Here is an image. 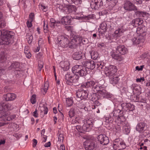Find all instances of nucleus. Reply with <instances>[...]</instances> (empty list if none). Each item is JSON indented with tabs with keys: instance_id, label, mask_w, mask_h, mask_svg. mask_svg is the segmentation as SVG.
I'll use <instances>...</instances> for the list:
<instances>
[{
	"instance_id": "nucleus-36",
	"label": "nucleus",
	"mask_w": 150,
	"mask_h": 150,
	"mask_svg": "<svg viewBox=\"0 0 150 150\" xmlns=\"http://www.w3.org/2000/svg\"><path fill=\"white\" fill-rule=\"evenodd\" d=\"M91 128L85 123L82 126L81 129L82 132H88L91 129Z\"/></svg>"
},
{
	"instance_id": "nucleus-51",
	"label": "nucleus",
	"mask_w": 150,
	"mask_h": 150,
	"mask_svg": "<svg viewBox=\"0 0 150 150\" xmlns=\"http://www.w3.org/2000/svg\"><path fill=\"white\" fill-rule=\"evenodd\" d=\"M140 88V87L138 86H135L133 88V91L134 92L135 91H137V92H139V88Z\"/></svg>"
},
{
	"instance_id": "nucleus-53",
	"label": "nucleus",
	"mask_w": 150,
	"mask_h": 150,
	"mask_svg": "<svg viewBox=\"0 0 150 150\" xmlns=\"http://www.w3.org/2000/svg\"><path fill=\"white\" fill-rule=\"evenodd\" d=\"M10 88L8 86H6L4 88V91L5 92H9L10 91Z\"/></svg>"
},
{
	"instance_id": "nucleus-18",
	"label": "nucleus",
	"mask_w": 150,
	"mask_h": 150,
	"mask_svg": "<svg viewBox=\"0 0 150 150\" xmlns=\"http://www.w3.org/2000/svg\"><path fill=\"white\" fill-rule=\"evenodd\" d=\"M16 97V95L13 93H8L3 95L4 100L6 101L13 100Z\"/></svg>"
},
{
	"instance_id": "nucleus-52",
	"label": "nucleus",
	"mask_w": 150,
	"mask_h": 150,
	"mask_svg": "<svg viewBox=\"0 0 150 150\" xmlns=\"http://www.w3.org/2000/svg\"><path fill=\"white\" fill-rule=\"evenodd\" d=\"M5 23L4 21H0V28H3L5 26Z\"/></svg>"
},
{
	"instance_id": "nucleus-40",
	"label": "nucleus",
	"mask_w": 150,
	"mask_h": 150,
	"mask_svg": "<svg viewBox=\"0 0 150 150\" xmlns=\"http://www.w3.org/2000/svg\"><path fill=\"white\" fill-rule=\"evenodd\" d=\"M36 96L35 94L31 96L30 99V101L31 103L32 104H34L36 102Z\"/></svg>"
},
{
	"instance_id": "nucleus-48",
	"label": "nucleus",
	"mask_w": 150,
	"mask_h": 150,
	"mask_svg": "<svg viewBox=\"0 0 150 150\" xmlns=\"http://www.w3.org/2000/svg\"><path fill=\"white\" fill-rule=\"evenodd\" d=\"M56 21H55L54 18H51L50 19V22L51 23V26L52 27H54V24L56 22Z\"/></svg>"
},
{
	"instance_id": "nucleus-61",
	"label": "nucleus",
	"mask_w": 150,
	"mask_h": 150,
	"mask_svg": "<svg viewBox=\"0 0 150 150\" xmlns=\"http://www.w3.org/2000/svg\"><path fill=\"white\" fill-rule=\"evenodd\" d=\"M137 4H142V0H133Z\"/></svg>"
},
{
	"instance_id": "nucleus-33",
	"label": "nucleus",
	"mask_w": 150,
	"mask_h": 150,
	"mask_svg": "<svg viewBox=\"0 0 150 150\" xmlns=\"http://www.w3.org/2000/svg\"><path fill=\"white\" fill-rule=\"evenodd\" d=\"M93 120L91 118L89 119H86V124L91 129L93 126Z\"/></svg>"
},
{
	"instance_id": "nucleus-57",
	"label": "nucleus",
	"mask_w": 150,
	"mask_h": 150,
	"mask_svg": "<svg viewBox=\"0 0 150 150\" xmlns=\"http://www.w3.org/2000/svg\"><path fill=\"white\" fill-rule=\"evenodd\" d=\"M149 54L148 53H144L142 55V57L143 58H145L146 57L148 58V57L149 56Z\"/></svg>"
},
{
	"instance_id": "nucleus-17",
	"label": "nucleus",
	"mask_w": 150,
	"mask_h": 150,
	"mask_svg": "<svg viewBox=\"0 0 150 150\" xmlns=\"http://www.w3.org/2000/svg\"><path fill=\"white\" fill-rule=\"evenodd\" d=\"M122 108L125 111H132L134 110V105L133 104L125 103L121 105Z\"/></svg>"
},
{
	"instance_id": "nucleus-19",
	"label": "nucleus",
	"mask_w": 150,
	"mask_h": 150,
	"mask_svg": "<svg viewBox=\"0 0 150 150\" xmlns=\"http://www.w3.org/2000/svg\"><path fill=\"white\" fill-rule=\"evenodd\" d=\"M144 40V37L142 35H140L137 38L134 37L132 39L133 44H138L143 43Z\"/></svg>"
},
{
	"instance_id": "nucleus-10",
	"label": "nucleus",
	"mask_w": 150,
	"mask_h": 150,
	"mask_svg": "<svg viewBox=\"0 0 150 150\" xmlns=\"http://www.w3.org/2000/svg\"><path fill=\"white\" fill-rule=\"evenodd\" d=\"M123 8L125 10L128 11H132L136 9V6L129 1H127L125 2Z\"/></svg>"
},
{
	"instance_id": "nucleus-4",
	"label": "nucleus",
	"mask_w": 150,
	"mask_h": 150,
	"mask_svg": "<svg viewBox=\"0 0 150 150\" xmlns=\"http://www.w3.org/2000/svg\"><path fill=\"white\" fill-rule=\"evenodd\" d=\"M82 65H76L72 68L73 73L77 76H83L87 74V72L84 68H81Z\"/></svg>"
},
{
	"instance_id": "nucleus-5",
	"label": "nucleus",
	"mask_w": 150,
	"mask_h": 150,
	"mask_svg": "<svg viewBox=\"0 0 150 150\" xmlns=\"http://www.w3.org/2000/svg\"><path fill=\"white\" fill-rule=\"evenodd\" d=\"M126 147L125 143L120 139H116L113 143V148L116 150H122Z\"/></svg>"
},
{
	"instance_id": "nucleus-62",
	"label": "nucleus",
	"mask_w": 150,
	"mask_h": 150,
	"mask_svg": "<svg viewBox=\"0 0 150 150\" xmlns=\"http://www.w3.org/2000/svg\"><path fill=\"white\" fill-rule=\"evenodd\" d=\"M136 95H135L134 94L133 95H132L130 96V99L131 100H133V101H134V100H135V97L136 96Z\"/></svg>"
},
{
	"instance_id": "nucleus-35",
	"label": "nucleus",
	"mask_w": 150,
	"mask_h": 150,
	"mask_svg": "<svg viewBox=\"0 0 150 150\" xmlns=\"http://www.w3.org/2000/svg\"><path fill=\"white\" fill-rule=\"evenodd\" d=\"M112 56L113 58L116 60L121 61L122 60L120 55L115 53L112 54Z\"/></svg>"
},
{
	"instance_id": "nucleus-42",
	"label": "nucleus",
	"mask_w": 150,
	"mask_h": 150,
	"mask_svg": "<svg viewBox=\"0 0 150 150\" xmlns=\"http://www.w3.org/2000/svg\"><path fill=\"white\" fill-rule=\"evenodd\" d=\"M48 83L47 82H46L45 83L44 87L43 88V90L45 92V93H44V94H45L47 92V91L48 88Z\"/></svg>"
},
{
	"instance_id": "nucleus-2",
	"label": "nucleus",
	"mask_w": 150,
	"mask_h": 150,
	"mask_svg": "<svg viewBox=\"0 0 150 150\" xmlns=\"http://www.w3.org/2000/svg\"><path fill=\"white\" fill-rule=\"evenodd\" d=\"M14 33L6 30H0V45H8L13 43Z\"/></svg>"
},
{
	"instance_id": "nucleus-43",
	"label": "nucleus",
	"mask_w": 150,
	"mask_h": 150,
	"mask_svg": "<svg viewBox=\"0 0 150 150\" xmlns=\"http://www.w3.org/2000/svg\"><path fill=\"white\" fill-rule=\"evenodd\" d=\"M43 62L40 61L38 62V69L39 71H40L43 67Z\"/></svg>"
},
{
	"instance_id": "nucleus-30",
	"label": "nucleus",
	"mask_w": 150,
	"mask_h": 150,
	"mask_svg": "<svg viewBox=\"0 0 150 150\" xmlns=\"http://www.w3.org/2000/svg\"><path fill=\"white\" fill-rule=\"evenodd\" d=\"M20 66V64L18 62H15L12 63L9 67V69H13L19 68Z\"/></svg>"
},
{
	"instance_id": "nucleus-21",
	"label": "nucleus",
	"mask_w": 150,
	"mask_h": 150,
	"mask_svg": "<svg viewBox=\"0 0 150 150\" xmlns=\"http://www.w3.org/2000/svg\"><path fill=\"white\" fill-rule=\"evenodd\" d=\"M79 39V38L72 39L71 41L69 42V47L71 48H76L79 43L78 40Z\"/></svg>"
},
{
	"instance_id": "nucleus-37",
	"label": "nucleus",
	"mask_w": 150,
	"mask_h": 150,
	"mask_svg": "<svg viewBox=\"0 0 150 150\" xmlns=\"http://www.w3.org/2000/svg\"><path fill=\"white\" fill-rule=\"evenodd\" d=\"M91 58L93 59H97L98 58V54L97 52L92 51L91 53Z\"/></svg>"
},
{
	"instance_id": "nucleus-11",
	"label": "nucleus",
	"mask_w": 150,
	"mask_h": 150,
	"mask_svg": "<svg viewBox=\"0 0 150 150\" xmlns=\"http://www.w3.org/2000/svg\"><path fill=\"white\" fill-rule=\"evenodd\" d=\"M136 130L139 133H142L143 135H145L144 132L147 129L146 124L144 122H141L138 124L136 127Z\"/></svg>"
},
{
	"instance_id": "nucleus-63",
	"label": "nucleus",
	"mask_w": 150,
	"mask_h": 150,
	"mask_svg": "<svg viewBox=\"0 0 150 150\" xmlns=\"http://www.w3.org/2000/svg\"><path fill=\"white\" fill-rule=\"evenodd\" d=\"M67 9H68V8H67H67H65L64 10V13L65 14H68L69 13V11L67 10Z\"/></svg>"
},
{
	"instance_id": "nucleus-34",
	"label": "nucleus",
	"mask_w": 150,
	"mask_h": 150,
	"mask_svg": "<svg viewBox=\"0 0 150 150\" xmlns=\"http://www.w3.org/2000/svg\"><path fill=\"white\" fill-rule=\"evenodd\" d=\"M67 10L69 11V13H72L73 11L75 12L76 10V6L73 5H70L67 7Z\"/></svg>"
},
{
	"instance_id": "nucleus-41",
	"label": "nucleus",
	"mask_w": 150,
	"mask_h": 150,
	"mask_svg": "<svg viewBox=\"0 0 150 150\" xmlns=\"http://www.w3.org/2000/svg\"><path fill=\"white\" fill-rule=\"evenodd\" d=\"M40 8L43 11H47L48 10V7L47 6H44L43 4H41L39 5Z\"/></svg>"
},
{
	"instance_id": "nucleus-14",
	"label": "nucleus",
	"mask_w": 150,
	"mask_h": 150,
	"mask_svg": "<svg viewBox=\"0 0 150 150\" xmlns=\"http://www.w3.org/2000/svg\"><path fill=\"white\" fill-rule=\"evenodd\" d=\"M103 5V0H94L91 3L90 5L92 8L97 9Z\"/></svg>"
},
{
	"instance_id": "nucleus-1",
	"label": "nucleus",
	"mask_w": 150,
	"mask_h": 150,
	"mask_svg": "<svg viewBox=\"0 0 150 150\" xmlns=\"http://www.w3.org/2000/svg\"><path fill=\"white\" fill-rule=\"evenodd\" d=\"M85 87L87 88H91L92 91H94V93L99 92V93L105 98H110L112 97V95L104 89V87L97 81H91L87 82L86 83Z\"/></svg>"
},
{
	"instance_id": "nucleus-15",
	"label": "nucleus",
	"mask_w": 150,
	"mask_h": 150,
	"mask_svg": "<svg viewBox=\"0 0 150 150\" xmlns=\"http://www.w3.org/2000/svg\"><path fill=\"white\" fill-rule=\"evenodd\" d=\"M116 52L117 53H119L122 55L127 53L128 52V50L123 45H120L116 48Z\"/></svg>"
},
{
	"instance_id": "nucleus-49",
	"label": "nucleus",
	"mask_w": 150,
	"mask_h": 150,
	"mask_svg": "<svg viewBox=\"0 0 150 150\" xmlns=\"http://www.w3.org/2000/svg\"><path fill=\"white\" fill-rule=\"evenodd\" d=\"M24 52L26 57L28 58V46H25L24 49Z\"/></svg>"
},
{
	"instance_id": "nucleus-3",
	"label": "nucleus",
	"mask_w": 150,
	"mask_h": 150,
	"mask_svg": "<svg viewBox=\"0 0 150 150\" xmlns=\"http://www.w3.org/2000/svg\"><path fill=\"white\" fill-rule=\"evenodd\" d=\"M66 83L69 85H78L80 83L79 77L75 75L73 73L67 72L65 75Z\"/></svg>"
},
{
	"instance_id": "nucleus-54",
	"label": "nucleus",
	"mask_w": 150,
	"mask_h": 150,
	"mask_svg": "<svg viewBox=\"0 0 150 150\" xmlns=\"http://www.w3.org/2000/svg\"><path fill=\"white\" fill-rule=\"evenodd\" d=\"M22 71L21 70H16L15 71V74L17 76H18L20 74H21Z\"/></svg>"
},
{
	"instance_id": "nucleus-8",
	"label": "nucleus",
	"mask_w": 150,
	"mask_h": 150,
	"mask_svg": "<svg viewBox=\"0 0 150 150\" xmlns=\"http://www.w3.org/2000/svg\"><path fill=\"white\" fill-rule=\"evenodd\" d=\"M89 91L88 90H84L81 88L79 89L76 91V97L81 100L86 99L88 97Z\"/></svg>"
},
{
	"instance_id": "nucleus-31",
	"label": "nucleus",
	"mask_w": 150,
	"mask_h": 150,
	"mask_svg": "<svg viewBox=\"0 0 150 150\" xmlns=\"http://www.w3.org/2000/svg\"><path fill=\"white\" fill-rule=\"evenodd\" d=\"M38 109L41 112H44V114H46L47 113L48 109L47 107L45 105H43L42 107H39Z\"/></svg>"
},
{
	"instance_id": "nucleus-7",
	"label": "nucleus",
	"mask_w": 150,
	"mask_h": 150,
	"mask_svg": "<svg viewBox=\"0 0 150 150\" xmlns=\"http://www.w3.org/2000/svg\"><path fill=\"white\" fill-rule=\"evenodd\" d=\"M117 69L116 67L113 65L105 67L104 71L106 76L109 77L112 76L117 72Z\"/></svg>"
},
{
	"instance_id": "nucleus-50",
	"label": "nucleus",
	"mask_w": 150,
	"mask_h": 150,
	"mask_svg": "<svg viewBox=\"0 0 150 150\" xmlns=\"http://www.w3.org/2000/svg\"><path fill=\"white\" fill-rule=\"evenodd\" d=\"M65 28L68 31L72 32L73 30V26H65Z\"/></svg>"
},
{
	"instance_id": "nucleus-60",
	"label": "nucleus",
	"mask_w": 150,
	"mask_h": 150,
	"mask_svg": "<svg viewBox=\"0 0 150 150\" xmlns=\"http://www.w3.org/2000/svg\"><path fill=\"white\" fill-rule=\"evenodd\" d=\"M124 131L126 134H128L130 132V129L129 128H128V127H126Z\"/></svg>"
},
{
	"instance_id": "nucleus-59",
	"label": "nucleus",
	"mask_w": 150,
	"mask_h": 150,
	"mask_svg": "<svg viewBox=\"0 0 150 150\" xmlns=\"http://www.w3.org/2000/svg\"><path fill=\"white\" fill-rule=\"evenodd\" d=\"M33 115L35 117H38V114L37 113V110L36 109L35 110L33 113Z\"/></svg>"
},
{
	"instance_id": "nucleus-25",
	"label": "nucleus",
	"mask_w": 150,
	"mask_h": 150,
	"mask_svg": "<svg viewBox=\"0 0 150 150\" xmlns=\"http://www.w3.org/2000/svg\"><path fill=\"white\" fill-rule=\"evenodd\" d=\"M69 63L67 62H62L60 63V65L61 67L64 71H67L69 68Z\"/></svg>"
},
{
	"instance_id": "nucleus-64",
	"label": "nucleus",
	"mask_w": 150,
	"mask_h": 150,
	"mask_svg": "<svg viewBox=\"0 0 150 150\" xmlns=\"http://www.w3.org/2000/svg\"><path fill=\"white\" fill-rule=\"evenodd\" d=\"M146 86L147 87V88H150V82H147L146 84Z\"/></svg>"
},
{
	"instance_id": "nucleus-24",
	"label": "nucleus",
	"mask_w": 150,
	"mask_h": 150,
	"mask_svg": "<svg viewBox=\"0 0 150 150\" xmlns=\"http://www.w3.org/2000/svg\"><path fill=\"white\" fill-rule=\"evenodd\" d=\"M83 55L81 52H76L72 55V57L75 60H79L82 58Z\"/></svg>"
},
{
	"instance_id": "nucleus-16",
	"label": "nucleus",
	"mask_w": 150,
	"mask_h": 150,
	"mask_svg": "<svg viewBox=\"0 0 150 150\" xmlns=\"http://www.w3.org/2000/svg\"><path fill=\"white\" fill-rule=\"evenodd\" d=\"M95 144L94 141L88 140L84 143V146L86 150H93L95 148Z\"/></svg>"
},
{
	"instance_id": "nucleus-46",
	"label": "nucleus",
	"mask_w": 150,
	"mask_h": 150,
	"mask_svg": "<svg viewBox=\"0 0 150 150\" xmlns=\"http://www.w3.org/2000/svg\"><path fill=\"white\" fill-rule=\"evenodd\" d=\"M108 11L107 10L104 9L99 12V15L100 16H103L106 14L108 13Z\"/></svg>"
},
{
	"instance_id": "nucleus-26",
	"label": "nucleus",
	"mask_w": 150,
	"mask_h": 150,
	"mask_svg": "<svg viewBox=\"0 0 150 150\" xmlns=\"http://www.w3.org/2000/svg\"><path fill=\"white\" fill-rule=\"evenodd\" d=\"M110 83L113 85L117 84L119 79L118 77L115 76L110 77Z\"/></svg>"
},
{
	"instance_id": "nucleus-56",
	"label": "nucleus",
	"mask_w": 150,
	"mask_h": 150,
	"mask_svg": "<svg viewBox=\"0 0 150 150\" xmlns=\"http://www.w3.org/2000/svg\"><path fill=\"white\" fill-rule=\"evenodd\" d=\"M144 80V78L142 77L140 78L137 79H136V81L137 82H143Z\"/></svg>"
},
{
	"instance_id": "nucleus-13",
	"label": "nucleus",
	"mask_w": 150,
	"mask_h": 150,
	"mask_svg": "<svg viewBox=\"0 0 150 150\" xmlns=\"http://www.w3.org/2000/svg\"><path fill=\"white\" fill-rule=\"evenodd\" d=\"M126 30L123 25L119 27L113 34V36L115 38H118L122 36L123 33Z\"/></svg>"
},
{
	"instance_id": "nucleus-55",
	"label": "nucleus",
	"mask_w": 150,
	"mask_h": 150,
	"mask_svg": "<svg viewBox=\"0 0 150 150\" xmlns=\"http://www.w3.org/2000/svg\"><path fill=\"white\" fill-rule=\"evenodd\" d=\"M33 147H35L36 146L37 144V141L35 139H33Z\"/></svg>"
},
{
	"instance_id": "nucleus-20",
	"label": "nucleus",
	"mask_w": 150,
	"mask_h": 150,
	"mask_svg": "<svg viewBox=\"0 0 150 150\" xmlns=\"http://www.w3.org/2000/svg\"><path fill=\"white\" fill-rule=\"evenodd\" d=\"M71 19L70 16H64L62 18L61 22L62 23L65 25H70L71 23Z\"/></svg>"
},
{
	"instance_id": "nucleus-28",
	"label": "nucleus",
	"mask_w": 150,
	"mask_h": 150,
	"mask_svg": "<svg viewBox=\"0 0 150 150\" xmlns=\"http://www.w3.org/2000/svg\"><path fill=\"white\" fill-rule=\"evenodd\" d=\"M90 88H92L90 87ZM91 89L92 90V89ZM92 91L93 94L91 95V96L92 97L91 98V100L95 102V104H96L97 102L98 103V96L96 94V93L97 92L94 93V91H92Z\"/></svg>"
},
{
	"instance_id": "nucleus-45",
	"label": "nucleus",
	"mask_w": 150,
	"mask_h": 150,
	"mask_svg": "<svg viewBox=\"0 0 150 150\" xmlns=\"http://www.w3.org/2000/svg\"><path fill=\"white\" fill-rule=\"evenodd\" d=\"M6 108L7 109H5V108H4V109H5V110H6V111H7V110H11L13 108V106L11 104H8L7 105H6Z\"/></svg>"
},
{
	"instance_id": "nucleus-58",
	"label": "nucleus",
	"mask_w": 150,
	"mask_h": 150,
	"mask_svg": "<svg viewBox=\"0 0 150 150\" xmlns=\"http://www.w3.org/2000/svg\"><path fill=\"white\" fill-rule=\"evenodd\" d=\"M82 127L79 125H77L76 126V129L79 132H82V129H81Z\"/></svg>"
},
{
	"instance_id": "nucleus-22",
	"label": "nucleus",
	"mask_w": 150,
	"mask_h": 150,
	"mask_svg": "<svg viewBox=\"0 0 150 150\" xmlns=\"http://www.w3.org/2000/svg\"><path fill=\"white\" fill-rule=\"evenodd\" d=\"M134 11V14L139 17H144L146 16L147 13L145 12L139 11L138 10L136 6V8L133 10Z\"/></svg>"
},
{
	"instance_id": "nucleus-9",
	"label": "nucleus",
	"mask_w": 150,
	"mask_h": 150,
	"mask_svg": "<svg viewBox=\"0 0 150 150\" xmlns=\"http://www.w3.org/2000/svg\"><path fill=\"white\" fill-rule=\"evenodd\" d=\"M83 66L88 69H93L96 67V64L94 61L85 59L81 62Z\"/></svg>"
},
{
	"instance_id": "nucleus-6",
	"label": "nucleus",
	"mask_w": 150,
	"mask_h": 150,
	"mask_svg": "<svg viewBox=\"0 0 150 150\" xmlns=\"http://www.w3.org/2000/svg\"><path fill=\"white\" fill-rule=\"evenodd\" d=\"M57 41L58 45L63 47H68L69 44L68 39L65 36L60 35L58 37Z\"/></svg>"
},
{
	"instance_id": "nucleus-47",
	"label": "nucleus",
	"mask_w": 150,
	"mask_h": 150,
	"mask_svg": "<svg viewBox=\"0 0 150 150\" xmlns=\"http://www.w3.org/2000/svg\"><path fill=\"white\" fill-rule=\"evenodd\" d=\"M30 20L33 21L35 19V15L34 13H31L29 15Z\"/></svg>"
},
{
	"instance_id": "nucleus-44",
	"label": "nucleus",
	"mask_w": 150,
	"mask_h": 150,
	"mask_svg": "<svg viewBox=\"0 0 150 150\" xmlns=\"http://www.w3.org/2000/svg\"><path fill=\"white\" fill-rule=\"evenodd\" d=\"M64 140V136L63 134H59L58 137V141L60 142H63Z\"/></svg>"
},
{
	"instance_id": "nucleus-27",
	"label": "nucleus",
	"mask_w": 150,
	"mask_h": 150,
	"mask_svg": "<svg viewBox=\"0 0 150 150\" xmlns=\"http://www.w3.org/2000/svg\"><path fill=\"white\" fill-rule=\"evenodd\" d=\"M121 112V110H120L115 109L112 112L113 116L115 117H118V118L121 119L120 117H122V115H120V113Z\"/></svg>"
},
{
	"instance_id": "nucleus-32",
	"label": "nucleus",
	"mask_w": 150,
	"mask_h": 150,
	"mask_svg": "<svg viewBox=\"0 0 150 150\" xmlns=\"http://www.w3.org/2000/svg\"><path fill=\"white\" fill-rule=\"evenodd\" d=\"M6 60L5 53L4 52H1L0 53V62H4Z\"/></svg>"
},
{
	"instance_id": "nucleus-29",
	"label": "nucleus",
	"mask_w": 150,
	"mask_h": 150,
	"mask_svg": "<svg viewBox=\"0 0 150 150\" xmlns=\"http://www.w3.org/2000/svg\"><path fill=\"white\" fill-rule=\"evenodd\" d=\"M134 102H142V103H145L146 100L142 97L139 95H137L135 97V99Z\"/></svg>"
},
{
	"instance_id": "nucleus-39",
	"label": "nucleus",
	"mask_w": 150,
	"mask_h": 150,
	"mask_svg": "<svg viewBox=\"0 0 150 150\" xmlns=\"http://www.w3.org/2000/svg\"><path fill=\"white\" fill-rule=\"evenodd\" d=\"M67 105L68 106H71L73 104V101L72 98H67L66 100Z\"/></svg>"
},
{
	"instance_id": "nucleus-23",
	"label": "nucleus",
	"mask_w": 150,
	"mask_h": 150,
	"mask_svg": "<svg viewBox=\"0 0 150 150\" xmlns=\"http://www.w3.org/2000/svg\"><path fill=\"white\" fill-rule=\"evenodd\" d=\"M100 29H99V33L102 35L105 34V33L106 32L107 30V25L105 23H103L100 25Z\"/></svg>"
},
{
	"instance_id": "nucleus-38",
	"label": "nucleus",
	"mask_w": 150,
	"mask_h": 150,
	"mask_svg": "<svg viewBox=\"0 0 150 150\" xmlns=\"http://www.w3.org/2000/svg\"><path fill=\"white\" fill-rule=\"evenodd\" d=\"M75 109L74 108H72L70 110L69 112V117L71 118L74 115L75 113Z\"/></svg>"
},
{
	"instance_id": "nucleus-12",
	"label": "nucleus",
	"mask_w": 150,
	"mask_h": 150,
	"mask_svg": "<svg viewBox=\"0 0 150 150\" xmlns=\"http://www.w3.org/2000/svg\"><path fill=\"white\" fill-rule=\"evenodd\" d=\"M97 139L100 144L103 145H106L109 142L108 137L105 135L100 134L98 136Z\"/></svg>"
}]
</instances>
